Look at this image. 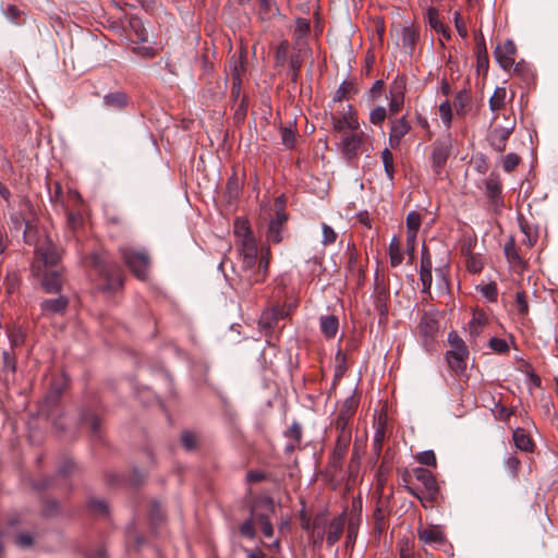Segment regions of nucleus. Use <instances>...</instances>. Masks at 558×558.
Returning a JSON list of instances; mask_svg holds the SVG:
<instances>
[{"mask_svg": "<svg viewBox=\"0 0 558 558\" xmlns=\"http://www.w3.org/2000/svg\"><path fill=\"white\" fill-rule=\"evenodd\" d=\"M240 255L242 257V267L244 276L251 282L262 281L267 272L268 259L260 257L258 259V251L255 240H245L240 244Z\"/></svg>", "mask_w": 558, "mask_h": 558, "instance_id": "f257e3e1", "label": "nucleus"}, {"mask_svg": "<svg viewBox=\"0 0 558 558\" xmlns=\"http://www.w3.org/2000/svg\"><path fill=\"white\" fill-rule=\"evenodd\" d=\"M330 108L329 112H325V121H330L332 129L340 135L361 128L357 112L352 105L339 104Z\"/></svg>", "mask_w": 558, "mask_h": 558, "instance_id": "f03ea898", "label": "nucleus"}, {"mask_svg": "<svg viewBox=\"0 0 558 558\" xmlns=\"http://www.w3.org/2000/svg\"><path fill=\"white\" fill-rule=\"evenodd\" d=\"M345 519L343 514L329 518L326 514H316V539H326L328 545H333L341 536Z\"/></svg>", "mask_w": 558, "mask_h": 558, "instance_id": "7ed1b4c3", "label": "nucleus"}, {"mask_svg": "<svg viewBox=\"0 0 558 558\" xmlns=\"http://www.w3.org/2000/svg\"><path fill=\"white\" fill-rule=\"evenodd\" d=\"M447 340L451 347V349L446 352V361L449 368L456 373L464 372L469 357V350L464 340L454 330L448 333Z\"/></svg>", "mask_w": 558, "mask_h": 558, "instance_id": "20e7f679", "label": "nucleus"}, {"mask_svg": "<svg viewBox=\"0 0 558 558\" xmlns=\"http://www.w3.org/2000/svg\"><path fill=\"white\" fill-rule=\"evenodd\" d=\"M120 253L131 271L138 279L146 280L150 268L148 254L143 250H135L131 246L121 247Z\"/></svg>", "mask_w": 558, "mask_h": 558, "instance_id": "39448f33", "label": "nucleus"}, {"mask_svg": "<svg viewBox=\"0 0 558 558\" xmlns=\"http://www.w3.org/2000/svg\"><path fill=\"white\" fill-rule=\"evenodd\" d=\"M439 333V322L433 313H424L417 325V335L426 350H430Z\"/></svg>", "mask_w": 558, "mask_h": 558, "instance_id": "423d86ee", "label": "nucleus"}, {"mask_svg": "<svg viewBox=\"0 0 558 558\" xmlns=\"http://www.w3.org/2000/svg\"><path fill=\"white\" fill-rule=\"evenodd\" d=\"M365 141L366 134L364 133V131L361 130V128L341 134V154L348 160L356 158Z\"/></svg>", "mask_w": 558, "mask_h": 558, "instance_id": "0eeeda50", "label": "nucleus"}, {"mask_svg": "<svg viewBox=\"0 0 558 558\" xmlns=\"http://www.w3.org/2000/svg\"><path fill=\"white\" fill-rule=\"evenodd\" d=\"M452 138L450 135H445L437 138L433 144L432 153V169L436 174H440L445 168L447 160L451 154Z\"/></svg>", "mask_w": 558, "mask_h": 558, "instance_id": "6e6552de", "label": "nucleus"}, {"mask_svg": "<svg viewBox=\"0 0 558 558\" xmlns=\"http://www.w3.org/2000/svg\"><path fill=\"white\" fill-rule=\"evenodd\" d=\"M335 426L338 432V436L331 458L335 463H338L343 459L348 451L351 442V429L348 427V420L343 415L338 416Z\"/></svg>", "mask_w": 558, "mask_h": 558, "instance_id": "1a4fd4ad", "label": "nucleus"}, {"mask_svg": "<svg viewBox=\"0 0 558 558\" xmlns=\"http://www.w3.org/2000/svg\"><path fill=\"white\" fill-rule=\"evenodd\" d=\"M291 312V305H275L260 315L258 325L260 330L268 335L280 319L287 317Z\"/></svg>", "mask_w": 558, "mask_h": 558, "instance_id": "9d476101", "label": "nucleus"}, {"mask_svg": "<svg viewBox=\"0 0 558 558\" xmlns=\"http://www.w3.org/2000/svg\"><path fill=\"white\" fill-rule=\"evenodd\" d=\"M517 47L511 39L506 40L502 45H498L494 50V57L504 70H510L515 60Z\"/></svg>", "mask_w": 558, "mask_h": 558, "instance_id": "9b49d317", "label": "nucleus"}, {"mask_svg": "<svg viewBox=\"0 0 558 558\" xmlns=\"http://www.w3.org/2000/svg\"><path fill=\"white\" fill-rule=\"evenodd\" d=\"M405 80L397 77L389 87V111L392 114L398 113L404 104Z\"/></svg>", "mask_w": 558, "mask_h": 558, "instance_id": "f8f14e48", "label": "nucleus"}, {"mask_svg": "<svg viewBox=\"0 0 558 558\" xmlns=\"http://www.w3.org/2000/svg\"><path fill=\"white\" fill-rule=\"evenodd\" d=\"M514 121H509L506 126H496L489 133V143L492 147L498 151L502 153L506 149L507 141L514 129Z\"/></svg>", "mask_w": 558, "mask_h": 558, "instance_id": "ddd939ff", "label": "nucleus"}, {"mask_svg": "<svg viewBox=\"0 0 558 558\" xmlns=\"http://www.w3.org/2000/svg\"><path fill=\"white\" fill-rule=\"evenodd\" d=\"M418 539L426 545H441L446 542V535L438 525H429L417 529Z\"/></svg>", "mask_w": 558, "mask_h": 558, "instance_id": "4468645a", "label": "nucleus"}, {"mask_svg": "<svg viewBox=\"0 0 558 558\" xmlns=\"http://www.w3.org/2000/svg\"><path fill=\"white\" fill-rule=\"evenodd\" d=\"M374 306L381 318L388 315L389 291L385 286L377 284L374 290Z\"/></svg>", "mask_w": 558, "mask_h": 558, "instance_id": "2eb2a0df", "label": "nucleus"}, {"mask_svg": "<svg viewBox=\"0 0 558 558\" xmlns=\"http://www.w3.org/2000/svg\"><path fill=\"white\" fill-rule=\"evenodd\" d=\"M485 194L494 205L501 203V183L498 175L492 173L485 180Z\"/></svg>", "mask_w": 558, "mask_h": 558, "instance_id": "dca6fc26", "label": "nucleus"}, {"mask_svg": "<svg viewBox=\"0 0 558 558\" xmlns=\"http://www.w3.org/2000/svg\"><path fill=\"white\" fill-rule=\"evenodd\" d=\"M416 480L425 487L426 492L430 497H434L438 490L437 482L434 474L423 468H416L414 470Z\"/></svg>", "mask_w": 558, "mask_h": 558, "instance_id": "f3484780", "label": "nucleus"}, {"mask_svg": "<svg viewBox=\"0 0 558 558\" xmlns=\"http://www.w3.org/2000/svg\"><path fill=\"white\" fill-rule=\"evenodd\" d=\"M512 439L514 446L524 452H533L535 445L531 436L521 427H517L513 430Z\"/></svg>", "mask_w": 558, "mask_h": 558, "instance_id": "a211bd4d", "label": "nucleus"}, {"mask_svg": "<svg viewBox=\"0 0 558 558\" xmlns=\"http://www.w3.org/2000/svg\"><path fill=\"white\" fill-rule=\"evenodd\" d=\"M409 130H410V125L404 117L397 120L390 129V133H389L390 145L392 147L398 145L400 143V141L402 140V137L409 132Z\"/></svg>", "mask_w": 558, "mask_h": 558, "instance_id": "6ab92c4d", "label": "nucleus"}, {"mask_svg": "<svg viewBox=\"0 0 558 558\" xmlns=\"http://www.w3.org/2000/svg\"><path fill=\"white\" fill-rule=\"evenodd\" d=\"M311 32V22L310 20L299 17L295 20V26L293 29V35L296 40V45L300 49H302L303 46L306 45V37L310 35Z\"/></svg>", "mask_w": 558, "mask_h": 558, "instance_id": "aec40b11", "label": "nucleus"}, {"mask_svg": "<svg viewBox=\"0 0 558 558\" xmlns=\"http://www.w3.org/2000/svg\"><path fill=\"white\" fill-rule=\"evenodd\" d=\"M319 326L327 338H333L339 329V320L335 315L323 316L319 319Z\"/></svg>", "mask_w": 558, "mask_h": 558, "instance_id": "412c9836", "label": "nucleus"}, {"mask_svg": "<svg viewBox=\"0 0 558 558\" xmlns=\"http://www.w3.org/2000/svg\"><path fill=\"white\" fill-rule=\"evenodd\" d=\"M487 322V316L483 312H474L471 320L469 322V331L471 337H477Z\"/></svg>", "mask_w": 558, "mask_h": 558, "instance_id": "4be33fe9", "label": "nucleus"}, {"mask_svg": "<svg viewBox=\"0 0 558 558\" xmlns=\"http://www.w3.org/2000/svg\"><path fill=\"white\" fill-rule=\"evenodd\" d=\"M357 89L352 81H343L335 93L332 105L343 104L341 100L351 94H356Z\"/></svg>", "mask_w": 558, "mask_h": 558, "instance_id": "5701e85b", "label": "nucleus"}, {"mask_svg": "<svg viewBox=\"0 0 558 558\" xmlns=\"http://www.w3.org/2000/svg\"><path fill=\"white\" fill-rule=\"evenodd\" d=\"M109 270H112L109 276L107 274V270L106 269H102L101 270V276L106 279L107 283H106V289L107 290H116L118 289L119 287L122 286V278L120 276V272H119V268L117 265H113L110 267Z\"/></svg>", "mask_w": 558, "mask_h": 558, "instance_id": "b1692460", "label": "nucleus"}, {"mask_svg": "<svg viewBox=\"0 0 558 558\" xmlns=\"http://www.w3.org/2000/svg\"><path fill=\"white\" fill-rule=\"evenodd\" d=\"M418 38V33L416 32V29L412 26H404L402 27L401 29V37H400V40H401V46L411 51L414 44L416 43Z\"/></svg>", "mask_w": 558, "mask_h": 558, "instance_id": "393cba45", "label": "nucleus"}, {"mask_svg": "<svg viewBox=\"0 0 558 558\" xmlns=\"http://www.w3.org/2000/svg\"><path fill=\"white\" fill-rule=\"evenodd\" d=\"M389 258L392 267L399 266L403 260L401 243L397 236H393L389 243Z\"/></svg>", "mask_w": 558, "mask_h": 558, "instance_id": "a878e982", "label": "nucleus"}, {"mask_svg": "<svg viewBox=\"0 0 558 558\" xmlns=\"http://www.w3.org/2000/svg\"><path fill=\"white\" fill-rule=\"evenodd\" d=\"M68 305V299L59 296L52 300H46L41 302V308L44 312L56 314L62 312Z\"/></svg>", "mask_w": 558, "mask_h": 558, "instance_id": "bb28decb", "label": "nucleus"}, {"mask_svg": "<svg viewBox=\"0 0 558 558\" xmlns=\"http://www.w3.org/2000/svg\"><path fill=\"white\" fill-rule=\"evenodd\" d=\"M130 27L135 35V40L138 43H145L148 40V31L145 27L143 21L138 17L130 19Z\"/></svg>", "mask_w": 558, "mask_h": 558, "instance_id": "cd10ccee", "label": "nucleus"}, {"mask_svg": "<svg viewBox=\"0 0 558 558\" xmlns=\"http://www.w3.org/2000/svg\"><path fill=\"white\" fill-rule=\"evenodd\" d=\"M234 233L239 239L240 244L245 242V240H254L250 226L246 220L236 219L234 222Z\"/></svg>", "mask_w": 558, "mask_h": 558, "instance_id": "c85d7f7f", "label": "nucleus"}, {"mask_svg": "<svg viewBox=\"0 0 558 558\" xmlns=\"http://www.w3.org/2000/svg\"><path fill=\"white\" fill-rule=\"evenodd\" d=\"M507 90L505 87H497L489 98V108L492 111H498L505 107Z\"/></svg>", "mask_w": 558, "mask_h": 558, "instance_id": "c756f323", "label": "nucleus"}, {"mask_svg": "<svg viewBox=\"0 0 558 558\" xmlns=\"http://www.w3.org/2000/svg\"><path fill=\"white\" fill-rule=\"evenodd\" d=\"M505 254L512 266L517 267L523 264L512 239L505 244Z\"/></svg>", "mask_w": 558, "mask_h": 558, "instance_id": "7c9ffc66", "label": "nucleus"}, {"mask_svg": "<svg viewBox=\"0 0 558 558\" xmlns=\"http://www.w3.org/2000/svg\"><path fill=\"white\" fill-rule=\"evenodd\" d=\"M43 287L48 293L58 292L61 289V278L57 272L46 275L43 280Z\"/></svg>", "mask_w": 558, "mask_h": 558, "instance_id": "2f4dec72", "label": "nucleus"}, {"mask_svg": "<svg viewBox=\"0 0 558 558\" xmlns=\"http://www.w3.org/2000/svg\"><path fill=\"white\" fill-rule=\"evenodd\" d=\"M476 56L478 68L488 66V53L484 37L476 39Z\"/></svg>", "mask_w": 558, "mask_h": 558, "instance_id": "473e14b6", "label": "nucleus"}, {"mask_svg": "<svg viewBox=\"0 0 558 558\" xmlns=\"http://www.w3.org/2000/svg\"><path fill=\"white\" fill-rule=\"evenodd\" d=\"M492 413L494 417L498 421L508 422L510 416L514 414L513 408H507L500 402H496L495 407L492 409Z\"/></svg>", "mask_w": 558, "mask_h": 558, "instance_id": "72a5a7b5", "label": "nucleus"}, {"mask_svg": "<svg viewBox=\"0 0 558 558\" xmlns=\"http://www.w3.org/2000/svg\"><path fill=\"white\" fill-rule=\"evenodd\" d=\"M425 22L434 29L436 31L444 23L439 19V11L434 7H428L425 12Z\"/></svg>", "mask_w": 558, "mask_h": 558, "instance_id": "f704fd0d", "label": "nucleus"}, {"mask_svg": "<svg viewBox=\"0 0 558 558\" xmlns=\"http://www.w3.org/2000/svg\"><path fill=\"white\" fill-rule=\"evenodd\" d=\"M275 217L270 220L272 222H278L279 226H282L287 221V214L284 213V199L283 196H278L275 201Z\"/></svg>", "mask_w": 558, "mask_h": 558, "instance_id": "c9c22d12", "label": "nucleus"}, {"mask_svg": "<svg viewBox=\"0 0 558 558\" xmlns=\"http://www.w3.org/2000/svg\"><path fill=\"white\" fill-rule=\"evenodd\" d=\"M465 267L471 274H480L483 270L484 262L481 256L470 254L466 258Z\"/></svg>", "mask_w": 558, "mask_h": 558, "instance_id": "e433bc0d", "label": "nucleus"}, {"mask_svg": "<svg viewBox=\"0 0 558 558\" xmlns=\"http://www.w3.org/2000/svg\"><path fill=\"white\" fill-rule=\"evenodd\" d=\"M381 159H383L386 175L391 181L393 179V173H395L392 153L388 148H385L381 151Z\"/></svg>", "mask_w": 558, "mask_h": 558, "instance_id": "4c0bfd02", "label": "nucleus"}, {"mask_svg": "<svg viewBox=\"0 0 558 558\" xmlns=\"http://www.w3.org/2000/svg\"><path fill=\"white\" fill-rule=\"evenodd\" d=\"M338 239V233L328 226L327 223H322V244L324 246L332 245L336 243Z\"/></svg>", "mask_w": 558, "mask_h": 558, "instance_id": "58836bf2", "label": "nucleus"}, {"mask_svg": "<svg viewBox=\"0 0 558 558\" xmlns=\"http://www.w3.org/2000/svg\"><path fill=\"white\" fill-rule=\"evenodd\" d=\"M439 117L445 126L449 129L452 121V108L449 100H445L439 105Z\"/></svg>", "mask_w": 558, "mask_h": 558, "instance_id": "ea45409f", "label": "nucleus"}, {"mask_svg": "<svg viewBox=\"0 0 558 558\" xmlns=\"http://www.w3.org/2000/svg\"><path fill=\"white\" fill-rule=\"evenodd\" d=\"M520 464H521V462L515 454H510L504 460V466H505L506 471L513 478H515L518 476V471H519Z\"/></svg>", "mask_w": 558, "mask_h": 558, "instance_id": "a19ab883", "label": "nucleus"}, {"mask_svg": "<svg viewBox=\"0 0 558 558\" xmlns=\"http://www.w3.org/2000/svg\"><path fill=\"white\" fill-rule=\"evenodd\" d=\"M284 436L293 441L287 445V450H293L294 444H298L301 440L302 432L300 425L293 423L291 427L284 433Z\"/></svg>", "mask_w": 558, "mask_h": 558, "instance_id": "79ce46f5", "label": "nucleus"}, {"mask_svg": "<svg viewBox=\"0 0 558 558\" xmlns=\"http://www.w3.org/2000/svg\"><path fill=\"white\" fill-rule=\"evenodd\" d=\"M477 289L481 292V294L488 301L494 302L497 300L498 290H497L496 283H494V282L486 283V284L480 286Z\"/></svg>", "mask_w": 558, "mask_h": 558, "instance_id": "37998d69", "label": "nucleus"}, {"mask_svg": "<svg viewBox=\"0 0 558 558\" xmlns=\"http://www.w3.org/2000/svg\"><path fill=\"white\" fill-rule=\"evenodd\" d=\"M407 232H417L421 226V215L412 210L407 216Z\"/></svg>", "mask_w": 558, "mask_h": 558, "instance_id": "c03bdc74", "label": "nucleus"}, {"mask_svg": "<svg viewBox=\"0 0 558 558\" xmlns=\"http://www.w3.org/2000/svg\"><path fill=\"white\" fill-rule=\"evenodd\" d=\"M104 102L109 107L121 108L125 105V96L121 93L109 94L104 97Z\"/></svg>", "mask_w": 558, "mask_h": 558, "instance_id": "a18cd8bd", "label": "nucleus"}, {"mask_svg": "<svg viewBox=\"0 0 558 558\" xmlns=\"http://www.w3.org/2000/svg\"><path fill=\"white\" fill-rule=\"evenodd\" d=\"M520 157L514 153H509L502 157L501 163L506 172H511L519 165Z\"/></svg>", "mask_w": 558, "mask_h": 558, "instance_id": "49530a36", "label": "nucleus"}, {"mask_svg": "<svg viewBox=\"0 0 558 558\" xmlns=\"http://www.w3.org/2000/svg\"><path fill=\"white\" fill-rule=\"evenodd\" d=\"M41 258L45 263V265H56L59 260V254L52 246H47L45 250H41L40 252Z\"/></svg>", "mask_w": 558, "mask_h": 558, "instance_id": "de8ad7c7", "label": "nucleus"}, {"mask_svg": "<svg viewBox=\"0 0 558 558\" xmlns=\"http://www.w3.org/2000/svg\"><path fill=\"white\" fill-rule=\"evenodd\" d=\"M416 460H417V462H420L423 465L434 466V468L437 465L436 456L433 450H425V451L420 452L416 457Z\"/></svg>", "mask_w": 558, "mask_h": 558, "instance_id": "09e8293b", "label": "nucleus"}, {"mask_svg": "<svg viewBox=\"0 0 558 558\" xmlns=\"http://www.w3.org/2000/svg\"><path fill=\"white\" fill-rule=\"evenodd\" d=\"M281 228L282 226H279L278 222L270 221L267 232L268 241L279 243L282 240Z\"/></svg>", "mask_w": 558, "mask_h": 558, "instance_id": "8fccbe9b", "label": "nucleus"}, {"mask_svg": "<svg viewBox=\"0 0 558 558\" xmlns=\"http://www.w3.org/2000/svg\"><path fill=\"white\" fill-rule=\"evenodd\" d=\"M384 439H385V428L380 424L376 428V430L374 433V437H373V447L377 454H379L381 451Z\"/></svg>", "mask_w": 558, "mask_h": 558, "instance_id": "3c124183", "label": "nucleus"}, {"mask_svg": "<svg viewBox=\"0 0 558 558\" xmlns=\"http://www.w3.org/2000/svg\"><path fill=\"white\" fill-rule=\"evenodd\" d=\"M399 558H414L413 546L408 539H400L398 542Z\"/></svg>", "mask_w": 558, "mask_h": 558, "instance_id": "603ef678", "label": "nucleus"}, {"mask_svg": "<svg viewBox=\"0 0 558 558\" xmlns=\"http://www.w3.org/2000/svg\"><path fill=\"white\" fill-rule=\"evenodd\" d=\"M515 305L517 310L520 314L526 315L529 312V306L526 302V294L523 291H519L515 293Z\"/></svg>", "mask_w": 558, "mask_h": 558, "instance_id": "864d4df0", "label": "nucleus"}, {"mask_svg": "<svg viewBox=\"0 0 558 558\" xmlns=\"http://www.w3.org/2000/svg\"><path fill=\"white\" fill-rule=\"evenodd\" d=\"M281 142L282 144L291 148L295 143V134L290 128H281Z\"/></svg>", "mask_w": 558, "mask_h": 558, "instance_id": "5fc2aeb1", "label": "nucleus"}, {"mask_svg": "<svg viewBox=\"0 0 558 558\" xmlns=\"http://www.w3.org/2000/svg\"><path fill=\"white\" fill-rule=\"evenodd\" d=\"M386 109L381 106L374 108L369 113V121L373 124H380L386 118Z\"/></svg>", "mask_w": 558, "mask_h": 558, "instance_id": "6e6d98bb", "label": "nucleus"}, {"mask_svg": "<svg viewBox=\"0 0 558 558\" xmlns=\"http://www.w3.org/2000/svg\"><path fill=\"white\" fill-rule=\"evenodd\" d=\"M489 347H490V349H493L494 351H496L498 353H505L509 350V345H508L507 341L501 338H496V337H494L489 340Z\"/></svg>", "mask_w": 558, "mask_h": 558, "instance_id": "4d7b16f0", "label": "nucleus"}, {"mask_svg": "<svg viewBox=\"0 0 558 558\" xmlns=\"http://www.w3.org/2000/svg\"><path fill=\"white\" fill-rule=\"evenodd\" d=\"M420 280L422 282V291L429 292L433 283L432 270H420Z\"/></svg>", "mask_w": 558, "mask_h": 558, "instance_id": "13d9d810", "label": "nucleus"}, {"mask_svg": "<svg viewBox=\"0 0 558 558\" xmlns=\"http://www.w3.org/2000/svg\"><path fill=\"white\" fill-rule=\"evenodd\" d=\"M453 21H454V26L457 28L458 34L462 38H466L468 37V29H466L465 23L463 22L461 15H460V12L456 11L453 13Z\"/></svg>", "mask_w": 558, "mask_h": 558, "instance_id": "bf43d9fd", "label": "nucleus"}, {"mask_svg": "<svg viewBox=\"0 0 558 558\" xmlns=\"http://www.w3.org/2000/svg\"><path fill=\"white\" fill-rule=\"evenodd\" d=\"M420 270H433L432 257L429 255L428 250L425 246L422 247Z\"/></svg>", "mask_w": 558, "mask_h": 558, "instance_id": "052dcab7", "label": "nucleus"}, {"mask_svg": "<svg viewBox=\"0 0 558 558\" xmlns=\"http://www.w3.org/2000/svg\"><path fill=\"white\" fill-rule=\"evenodd\" d=\"M239 192H240V184H239V181L238 179H230L228 184H227V193H228V196L229 198H235L238 195H239Z\"/></svg>", "mask_w": 558, "mask_h": 558, "instance_id": "680f3d73", "label": "nucleus"}, {"mask_svg": "<svg viewBox=\"0 0 558 558\" xmlns=\"http://www.w3.org/2000/svg\"><path fill=\"white\" fill-rule=\"evenodd\" d=\"M11 222H12L13 229L16 232H21L23 234V236H25L26 229L24 228V223H25L24 218L16 214V215L12 216Z\"/></svg>", "mask_w": 558, "mask_h": 558, "instance_id": "e2e57ef3", "label": "nucleus"}, {"mask_svg": "<svg viewBox=\"0 0 558 558\" xmlns=\"http://www.w3.org/2000/svg\"><path fill=\"white\" fill-rule=\"evenodd\" d=\"M468 102V94L465 90H460L454 98V106L457 111H462Z\"/></svg>", "mask_w": 558, "mask_h": 558, "instance_id": "0e129e2a", "label": "nucleus"}, {"mask_svg": "<svg viewBox=\"0 0 558 558\" xmlns=\"http://www.w3.org/2000/svg\"><path fill=\"white\" fill-rule=\"evenodd\" d=\"M182 444L186 450H193L196 447V438L191 433H184L181 437Z\"/></svg>", "mask_w": 558, "mask_h": 558, "instance_id": "69168bd1", "label": "nucleus"}, {"mask_svg": "<svg viewBox=\"0 0 558 558\" xmlns=\"http://www.w3.org/2000/svg\"><path fill=\"white\" fill-rule=\"evenodd\" d=\"M320 186H316V197L324 198L328 195L329 186H330V180L329 178H326L323 181H319Z\"/></svg>", "mask_w": 558, "mask_h": 558, "instance_id": "338daca9", "label": "nucleus"}, {"mask_svg": "<svg viewBox=\"0 0 558 558\" xmlns=\"http://www.w3.org/2000/svg\"><path fill=\"white\" fill-rule=\"evenodd\" d=\"M241 533L248 537V538H253L255 536V529H254V524L252 522V520H247L245 521L242 525H241Z\"/></svg>", "mask_w": 558, "mask_h": 558, "instance_id": "774afa93", "label": "nucleus"}]
</instances>
